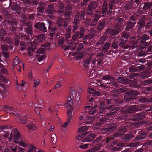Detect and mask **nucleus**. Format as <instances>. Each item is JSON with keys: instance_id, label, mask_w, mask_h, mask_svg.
<instances>
[{"instance_id": "f257e3e1", "label": "nucleus", "mask_w": 152, "mask_h": 152, "mask_svg": "<svg viewBox=\"0 0 152 152\" xmlns=\"http://www.w3.org/2000/svg\"><path fill=\"white\" fill-rule=\"evenodd\" d=\"M108 105L107 108L105 107V104L104 102H101L99 107L97 105L94 106L89 105L86 106L84 108V113L88 115H96L98 113L97 109H99L100 114L98 117L99 118V121L101 122L104 121L107 122L109 120V117L117 115L119 112V109L118 107H113V105L110 104V102L109 99H107Z\"/></svg>"}, {"instance_id": "f03ea898", "label": "nucleus", "mask_w": 152, "mask_h": 152, "mask_svg": "<svg viewBox=\"0 0 152 152\" xmlns=\"http://www.w3.org/2000/svg\"><path fill=\"white\" fill-rule=\"evenodd\" d=\"M8 129V126H3L0 127V131H3L6 133V134L4 135V136L6 137H7L10 134V136L8 138L9 141H11L12 139L13 136L14 137V141L16 143H19V144L25 147L27 145L26 143L23 142V141H19V140L20 138V135L19 132L16 129H14L13 131L10 130V131H6Z\"/></svg>"}, {"instance_id": "7ed1b4c3", "label": "nucleus", "mask_w": 152, "mask_h": 152, "mask_svg": "<svg viewBox=\"0 0 152 152\" xmlns=\"http://www.w3.org/2000/svg\"><path fill=\"white\" fill-rule=\"evenodd\" d=\"M125 41L121 39L119 37H117L113 41L110 48V51L115 53H118L119 47L124 49H127L129 47V45H124Z\"/></svg>"}, {"instance_id": "20e7f679", "label": "nucleus", "mask_w": 152, "mask_h": 152, "mask_svg": "<svg viewBox=\"0 0 152 152\" xmlns=\"http://www.w3.org/2000/svg\"><path fill=\"white\" fill-rule=\"evenodd\" d=\"M150 39L149 36L146 34H143L140 37L138 40L139 45H141L143 44V46L144 48H148L147 51L150 53H152V40L149 42H146V41Z\"/></svg>"}, {"instance_id": "39448f33", "label": "nucleus", "mask_w": 152, "mask_h": 152, "mask_svg": "<svg viewBox=\"0 0 152 152\" xmlns=\"http://www.w3.org/2000/svg\"><path fill=\"white\" fill-rule=\"evenodd\" d=\"M116 20L118 22V24L115 26L113 29L111 28H107L105 31L107 34H110L111 36H115L116 34L122 30L123 26L122 23L123 20V18H119L117 19Z\"/></svg>"}, {"instance_id": "423d86ee", "label": "nucleus", "mask_w": 152, "mask_h": 152, "mask_svg": "<svg viewBox=\"0 0 152 152\" xmlns=\"http://www.w3.org/2000/svg\"><path fill=\"white\" fill-rule=\"evenodd\" d=\"M113 105V107L115 108L117 107H115ZM119 109V113L120 111H121L125 113H132L136 111H137V105H133L131 106L128 105H125L124 107H122L121 109L120 107H118ZM118 113L117 114H118Z\"/></svg>"}, {"instance_id": "0eeeda50", "label": "nucleus", "mask_w": 152, "mask_h": 152, "mask_svg": "<svg viewBox=\"0 0 152 152\" xmlns=\"http://www.w3.org/2000/svg\"><path fill=\"white\" fill-rule=\"evenodd\" d=\"M98 7V4L95 1L91 2L86 9V14L88 15H92L94 14V12Z\"/></svg>"}, {"instance_id": "6e6552de", "label": "nucleus", "mask_w": 152, "mask_h": 152, "mask_svg": "<svg viewBox=\"0 0 152 152\" xmlns=\"http://www.w3.org/2000/svg\"><path fill=\"white\" fill-rule=\"evenodd\" d=\"M49 26L48 29H49L50 33V37L51 38H53L54 37H55L54 39H57L59 35V33L58 32L57 28L56 27H54L52 26V22L50 21H49Z\"/></svg>"}, {"instance_id": "1a4fd4ad", "label": "nucleus", "mask_w": 152, "mask_h": 152, "mask_svg": "<svg viewBox=\"0 0 152 152\" xmlns=\"http://www.w3.org/2000/svg\"><path fill=\"white\" fill-rule=\"evenodd\" d=\"M116 128V125L115 123H111L110 124H107L104 126L101 130L102 133H109L115 130Z\"/></svg>"}, {"instance_id": "9d476101", "label": "nucleus", "mask_w": 152, "mask_h": 152, "mask_svg": "<svg viewBox=\"0 0 152 152\" xmlns=\"http://www.w3.org/2000/svg\"><path fill=\"white\" fill-rule=\"evenodd\" d=\"M140 93L136 90H131L129 92H127L124 96L125 99L127 101H133L135 99L136 97L139 95Z\"/></svg>"}, {"instance_id": "9b49d317", "label": "nucleus", "mask_w": 152, "mask_h": 152, "mask_svg": "<svg viewBox=\"0 0 152 152\" xmlns=\"http://www.w3.org/2000/svg\"><path fill=\"white\" fill-rule=\"evenodd\" d=\"M80 94L76 91H72V94L70 95V96L68 97L67 99V103L65 104H68L70 103L72 104H73V101H72V100L74 99L76 101H79L80 100Z\"/></svg>"}, {"instance_id": "f8f14e48", "label": "nucleus", "mask_w": 152, "mask_h": 152, "mask_svg": "<svg viewBox=\"0 0 152 152\" xmlns=\"http://www.w3.org/2000/svg\"><path fill=\"white\" fill-rule=\"evenodd\" d=\"M31 26V23L29 22L27 25V27L25 30L26 34H28L29 35L23 34L22 35L23 37H24L27 40H30L33 39L32 36V30Z\"/></svg>"}, {"instance_id": "ddd939ff", "label": "nucleus", "mask_w": 152, "mask_h": 152, "mask_svg": "<svg viewBox=\"0 0 152 152\" xmlns=\"http://www.w3.org/2000/svg\"><path fill=\"white\" fill-rule=\"evenodd\" d=\"M31 119L27 117V116H25L23 118L20 119V121L22 122L25 124L27 123V126L29 129L35 130L37 128L36 127L34 124L31 123Z\"/></svg>"}, {"instance_id": "4468645a", "label": "nucleus", "mask_w": 152, "mask_h": 152, "mask_svg": "<svg viewBox=\"0 0 152 152\" xmlns=\"http://www.w3.org/2000/svg\"><path fill=\"white\" fill-rule=\"evenodd\" d=\"M97 56L99 58L97 61L96 58L94 59L92 61V64L94 66H101L103 64V58L105 57V56L103 53H99L97 55Z\"/></svg>"}, {"instance_id": "2eb2a0df", "label": "nucleus", "mask_w": 152, "mask_h": 152, "mask_svg": "<svg viewBox=\"0 0 152 152\" xmlns=\"http://www.w3.org/2000/svg\"><path fill=\"white\" fill-rule=\"evenodd\" d=\"M46 49L45 48H41L39 49L36 55L37 60L39 62L44 60L45 58V52Z\"/></svg>"}, {"instance_id": "dca6fc26", "label": "nucleus", "mask_w": 152, "mask_h": 152, "mask_svg": "<svg viewBox=\"0 0 152 152\" xmlns=\"http://www.w3.org/2000/svg\"><path fill=\"white\" fill-rule=\"evenodd\" d=\"M4 108L5 110H7L6 112L11 115L14 116H16L19 117L20 115L16 111V109L15 108L13 107H10L7 105H5L4 107Z\"/></svg>"}, {"instance_id": "f3484780", "label": "nucleus", "mask_w": 152, "mask_h": 152, "mask_svg": "<svg viewBox=\"0 0 152 152\" xmlns=\"http://www.w3.org/2000/svg\"><path fill=\"white\" fill-rule=\"evenodd\" d=\"M146 112L138 113L135 115L133 117L131 118V120L134 121H139L142 120L145 117V113Z\"/></svg>"}, {"instance_id": "a211bd4d", "label": "nucleus", "mask_w": 152, "mask_h": 152, "mask_svg": "<svg viewBox=\"0 0 152 152\" xmlns=\"http://www.w3.org/2000/svg\"><path fill=\"white\" fill-rule=\"evenodd\" d=\"M64 106L66 107L68 111L67 113V115L68 118H67L68 121H70L71 120V118L72 116V112L73 110V108L72 106V104L70 103L68 104H65Z\"/></svg>"}, {"instance_id": "6ab92c4d", "label": "nucleus", "mask_w": 152, "mask_h": 152, "mask_svg": "<svg viewBox=\"0 0 152 152\" xmlns=\"http://www.w3.org/2000/svg\"><path fill=\"white\" fill-rule=\"evenodd\" d=\"M108 6L107 2L104 1L102 5V9L101 10L102 12V17H104L106 16L108 10Z\"/></svg>"}, {"instance_id": "aec40b11", "label": "nucleus", "mask_w": 152, "mask_h": 152, "mask_svg": "<svg viewBox=\"0 0 152 152\" xmlns=\"http://www.w3.org/2000/svg\"><path fill=\"white\" fill-rule=\"evenodd\" d=\"M106 24V19L104 18L99 20L97 28V31L101 32L104 28Z\"/></svg>"}, {"instance_id": "412c9836", "label": "nucleus", "mask_w": 152, "mask_h": 152, "mask_svg": "<svg viewBox=\"0 0 152 152\" xmlns=\"http://www.w3.org/2000/svg\"><path fill=\"white\" fill-rule=\"evenodd\" d=\"M10 8L12 10L15 11L19 14L20 12L21 7L15 2L12 3L11 1H10Z\"/></svg>"}, {"instance_id": "4be33fe9", "label": "nucleus", "mask_w": 152, "mask_h": 152, "mask_svg": "<svg viewBox=\"0 0 152 152\" xmlns=\"http://www.w3.org/2000/svg\"><path fill=\"white\" fill-rule=\"evenodd\" d=\"M86 136L85 138L82 140L83 142H91L96 137L95 134L92 133H90L87 135L86 134Z\"/></svg>"}, {"instance_id": "5701e85b", "label": "nucleus", "mask_w": 152, "mask_h": 152, "mask_svg": "<svg viewBox=\"0 0 152 152\" xmlns=\"http://www.w3.org/2000/svg\"><path fill=\"white\" fill-rule=\"evenodd\" d=\"M126 131V128L125 126H123L114 134L115 137H119L122 136L124 133Z\"/></svg>"}, {"instance_id": "b1692460", "label": "nucleus", "mask_w": 152, "mask_h": 152, "mask_svg": "<svg viewBox=\"0 0 152 152\" xmlns=\"http://www.w3.org/2000/svg\"><path fill=\"white\" fill-rule=\"evenodd\" d=\"M72 11V7L70 5H67L65 8L64 11V15L66 18L70 17Z\"/></svg>"}, {"instance_id": "393cba45", "label": "nucleus", "mask_w": 152, "mask_h": 152, "mask_svg": "<svg viewBox=\"0 0 152 152\" xmlns=\"http://www.w3.org/2000/svg\"><path fill=\"white\" fill-rule=\"evenodd\" d=\"M45 4L44 2H40L38 4V7L37 8V12L39 13L43 14L45 11Z\"/></svg>"}, {"instance_id": "a878e982", "label": "nucleus", "mask_w": 152, "mask_h": 152, "mask_svg": "<svg viewBox=\"0 0 152 152\" xmlns=\"http://www.w3.org/2000/svg\"><path fill=\"white\" fill-rule=\"evenodd\" d=\"M35 26L37 29L44 32H47V28L45 27V24L44 23L40 22L36 23Z\"/></svg>"}, {"instance_id": "bb28decb", "label": "nucleus", "mask_w": 152, "mask_h": 152, "mask_svg": "<svg viewBox=\"0 0 152 152\" xmlns=\"http://www.w3.org/2000/svg\"><path fill=\"white\" fill-rule=\"evenodd\" d=\"M83 116L81 115L79 117V118L80 120H85V119H88V120H91L90 121H87L86 122V124H91L92 122L91 121L95 119L94 116L92 117L91 116H89L87 114L85 115L84 113V112L83 113Z\"/></svg>"}, {"instance_id": "cd10ccee", "label": "nucleus", "mask_w": 152, "mask_h": 152, "mask_svg": "<svg viewBox=\"0 0 152 152\" xmlns=\"http://www.w3.org/2000/svg\"><path fill=\"white\" fill-rule=\"evenodd\" d=\"M28 52L29 55L31 56L32 53L34 52L36 48V44L34 45L31 42H29L28 43Z\"/></svg>"}, {"instance_id": "c85d7f7f", "label": "nucleus", "mask_w": 152, "mask_h": 152, "mask_svg": "<svg viewBox=\"0 0 152 152\" xmlns=\"http://www.w3.org/2000/svg\"><path fill=\"white\" fill-rule=\"evenodd\" d=\"M1 47L2 50V53L5 58H9V53L8 51V47L5 44L1 45Z\"/></svg>"}, {"instance_id": "c756f323", "label": "nucleus", "mask_w": 152, "mask_h": 152, "mask_svg": "<svg viewBox=\"0 0 152 152\" xmlns=\"http://www.w3.org/2000/svg\"><path fill=\"white\" fill-rule=\"evenodd\" d=\"M73 34L72 35L71 40L72 41H75L77 39H80L83 38V34H80V32L77 31L75 33H73Z\"/></svg>"}, {"instance_id": "7c9ffc66", "label": "nucleus", "mask_w": 152, "mask_h": 152, "mask_svg": "<svg viewBox=\"0 0 152 152\" xmlns=\"http://www.w3.org/2000/svg\"><path fill=\"white\" fill-rule=\"evenodd\" d=\"M105 140V138L104 137L102 136H99L93 141L92 144L95 145L96 143H98L100 142L102 143H103Z\"/></svg>"}, {"instance_id": "2f4dec72", "label": "nucleus", "mask_w": 152, "mask_h": 152, "mask_svg": "<svg viewBox=\"0 0 152 152\" xmlns=\"http://www.w3.org/2000/svg\"><path fill=\"white\" fill-rule=\"evenodd\" d=\"M145 67H130L129 71L131 72H139L144 69Z\"/></svg>"}, {"instance_id": "473e14b6", "label": "nucleus", "mask_w": 152, "mask_h": 152, "mask_svg": "<svg viewBox=\"0 0 152 152\" xmlns=\"http://www.w3.org/2000/svg\"><path fill=\"white\" fill-rule=\"evenodd\" d=\"M88 91L90 94H93L94 95L99 96L101 95V94L99 92L95 90L92 88H88Z\"/></svg>"}, {"instance_id": "72a5a7b5", "label": "nucleus", "mask_w": 152, "mask_h": 152, "mask_svg": "<svg viewBox=\"0 0 152 152\" xmlns=\"http://www.w3.org/2000/svg\"><path fill=\"white\" fill-rule=\"evenodd\" d=\"M124 144L123 143L120 142L117 144L116 146L113 148L112 151H120L122 149V147H123Z\"/></svg>"}, {"instance_id": "f704fd0d", "label": "nucleus", "mask_w": 152, "mask_h": 152, "mask_svg": "<svg viewBox=\"0 0 152 152\" xmlns=\"http://www.w3.org/2000/svg\"><path fill=\"white\" fill-rule=\"evenodd\" d=\"M145 17H142L140 19H139V20L138 24H139V26H138V27L139 28V30H140V29L145 24Z\"/></svg>"}, {"instance_id": "c9c22d12", "label": "nucleus", "mask_w": 152, "mask_h": 152, "mask_svg": "<svg viewBox=\"0 0 152 152\" xmlns=\"http://www.w3.org/2000/svg\"><path fill=\"white\" fill-rule=\"evenodd\" d=\"M13 63L15 66L18 65L20 66L21 65L22 66H24V64L21 61H20L17 56H16L14 59L13 61Z\"/></svg>"}, {"instance_id": "e433bc0d", "label": "nucleus", "mask_w": 152, "mask_h": 152, "mask_svg": "<svg viewBox=\"0 0 152 152\" xmlns=\"http://www.w3.org/2000/svg\"><path fill=\"white\" fill-rule=\"evenodd\" d=\"M136 23V22H132L130 21H128L126 28V30L127 31L129 30L130 29L134 26Z\"/></svg>"}, {"instance_id": "4c0bfd02", "label": "nucleus", "mask_w": 152, "mask_h": 152, "mask_svg": "<svg viewBox=\"0 0 152 152\" xmlns=\"http://www.w3.org/2000/svg\"><path fill=\"white\" fill-rule=\"evenodd\" d=\"M125 10L130 11L133 8V3L131 1L130 2L126 4L124 7Z\"/></svg>"}, {"instance_id": "58836bf2", "label": "nucleus", "mask_w": 152, "mask_h": 152, "mask_svg": "<svg viewBox=\"0 0 152 152\" xmlns=\"http://www.w3.org/2000/svg\"><path fill=\"white\" fill-rule=\"evenodd\" d=\"M45 39L44 35L42 34L37 36L35 39H34V41H35L38 43L44 40Z\"/></svg>"}, {"instance_id": "ea45409f", "label": "nucleus", "mask_w": 152, "mask_h": 152, "mask_svg": "<svg viewBox=\"0 0 152 152\" xmlns=\"http://www.w3.org/2000/svg\"><path fill=\"white\" fill-rule=\"evenodd\" d=\"M134 137L132 133H129L126 134L123 137V138L126 141L129 140Z\"/></svg>"}, {"instance_id": "a19ab883", "label": "nucleus", "mask_w": 152, "mask_h": 152, "mask_svg": "<svg viewBox=\"0 0 152 152\" xmlns=\"http://www.w3.org/2000/svg\"><path fill=\"white\" fill-rule=\"evenodd\" d=\"M110 42H106L102 47L103 51L104 52H107L108 51L109 47L110 46Z\"/></svg>"}, {"instance_id": "79ce46f5", "label": "nucleus", "mask_w": 152, "mask_h": 152, "mask_svg": "<svg viewBox=\"0 0 152 152\" xmlns=\"http://www.w3.org/2000/svg\"><path fill=\"white\" fill-rule=\"evenodd\" d=\"M66 38V42L67 44H70L71 43L72 40L71 38V33H66L65 35Z\"/></svg>"}, {"instance_id": "37998d69", "label": "nucleus", "mask_w": 152, "mask_h": 152, "mask_svg": "<svg viewBox=\"0 0 152 152\" xmlns=\"http://www.w3.org/2000/svg\"><path fill=\"white\" fill-rule=\"evenodd\" d=\"M47 12L49 15H52L54 12L53 6L51 5H48Z\"/></svg>"}, {"instance_id": "c03bdc74", "label": "nucleus", "mask_w": 152, "mask_h": 152, "mask_svg": "<svg viewBox=\"0 0 152 152\" xmlns=\"http://www.w3.org/2000/svg\"><path fill=\"white\" fill-rule=\"evenodd\" d=\"M6 34V31L3 29H0V41L4 40V37Z\"/></svg>"}, {"instance_id": "a18cd8bd", "label": "nucleus", "mask_w": 152, "mask_h": 152, "mask_svg": "<svg viewBox=\"0 0 152 152\" xmlns=\"http://www.w3.org/2000/svg\"><path fill=\"white\" fill-rule=\"evenodd\" d=\"M78 13L79 15L80 18L82 20L85 19V14H86V13L84 10L83 9L81 11H80Z\"/></svg>"}, {"instance_id": "49530a36", "label": "nucleus", "mask_w": 152, "mask_h": 152, "mask_svg": "<svg viewBox=\"0 0 152 152\" xmlns=\"http://www.w3.org/2000/svg\"><path fill=\"white\" fill-rule=\"evenodd\" d=\"M142 85H144V86L145 85H148L152 83V80L151 79H148L142 81L141 82Z\"/></svg>"}, {"instance_id": "de8ad7c7", "label": "nucleus", "mask_w": 152, "mask_h": 152, "mask_svg": "<svg viewBox=\"0 0 152 152\" xmlns=\"http://www.w3.org/2000/svg\"><path fill=\"white\" fill-rule=\"evenodd\" d=\"M63 21L62 18L59 17L57 19L56 23L59 27L61 28L63 26Z\"/></svg>"}, {"instance_id": "09e8293b", "label": "nucleus", "mask_w": 152, "mask_h": 152, "mask_svg": "<svg viewBox=\"0 0 152 152\" xmlns=\"http://www.w3.org/2000/svg\"><path fill=\"white\" fill-rule=\"evenodd\" d=\"M151 73V72L149 70L144 71L141 75V77L144 78L148 77L149 75Z\"/></svg>"}, {"instance_id": "8fccbe9b", "label": "nucleus", "mask_w": 152, "mask_h": 152, "mask_svg": "<svg viewBox=\"0 0 152 152\" xmlns=\"http://www.w3.org/2000/svg\"><path fill=\"white\" fill-rule=\"evenodd\" d=\"M146 135V133H141L139 135L137 136L135 139L136 140H138L144 139Z\"/></svg>"}, {"instance_id": "3c124183", "label": "nucleus", "mask_w": 152, "mask_h": 152, "mask_svg": "<svg viewBox=\"0 0 152 152\" xmlns=\"http://www.w3.org/2000/svg\"><path fill=\"white\" fill-rule=\"evenodd\" d=\"M152 6V4L148 2H146L145 3L143 8V10H146L149 9Z\"/></svg>"}, {"instance_id": "603ef678", "label": "nucleus", "mask_w": 152, "mask_h": 152, "mask_svg": "<svg viewBox=\"0 0 152 152\" xmlns=\"http://www.w3.org/2000/svg\"><path fill=\"white\" fill-rule=\"evenodd\" d=\"M86 135V132L83 133L82 134H80L79 135L77 136V137L76 140L77 141H79L81 140L82 142H83V140H82L83 139H82V138L85 137ZM77 141H76L77 142Z\"/></svg>"}, {"instance_id": "864d4df0", "label": "nucleus", "mask_w": 152, "mask_h": 152, "mask_svg": "<svg viewBox=\"0 0 152 152\" xmlns=\"http://www.w3.org/2000/svg\"><path fill=\"white\" fill-rule=\"evenodd\" d=\"M58 40V42L59 45H62L65 41V39L64 37H60L59 35L58 38L56 40ZM56 40V39H55Z\"/></svg>"}, {"instance_id": "5fc2aeb1", "label": "nucleus", "mask_w": 152, "mask_h": 152, "mask_svg": "<svg viewBox=\"0 0 152 152\" xmlns=\"http://www.w3.org/2000/svg\"><path fill=\"white\" fill-rule=\"evenodd\" d=\"M122 38L123 39L121 38V39L123 40L124 41H125V42L124 43V45H128L126 44V42L128 39L129 38L128 35H127L126 33H124L123 34Z\"/></svg>"}, {"instance_id": "6e6d98bb", "label": "nucleus", "mask_w": 152, "mask_h": 152, "mask_svg": "<svg viewBox=\"0 0 152 152\" xmlns=\"http://www.w3.org/2000/svg\"><path fill=\"white\" fill-rule=\"evenodd\" d=\"M115 4H116V0H110L108 4L110 9L111 10L112 8H113L114 5Z\"/></svg>"}, {"instance_id": "4d7b16f0", "label": "nucleus", "mask_w": 152, "mask_h": 152, "mask_svg": "<svg viewBox=\"0 0 152 152\" xmlns=\"http://www.w3.org/2000/svg\"><path fill=\"white\" fill-rule=\"evenodd\" d=\"M84 48V46L83 44L81 43H80L78 44V47L77 48V50L76 52H75L74 53L73 55H75L77 53H78L79 51L82 50V49Z\"/></svg>"}, {"instance_id": "13d9d810", "label": "nucleus", "mask_w": 152, "mask_h": 152, "mask_svg": "<svg viewBox=\"0 0 152 152\" xmlns=\"http://www.w3.org/2000/svg\"><path fill=\"white\" fill-rule=\"evenodd\" d=\"M118 82L121 83H128L126 80L123 79L122 77H118V78L116 79Z\"/></svg>"}, {"instance_id": "bf43d9fd", "label": "nucleus", "mask_w": 152, "mask_h": 152, "mask_svg": "<svg viewBox=\"0 0 152 152\" xmlns=\"http://www.w3.org/2000/svg\"><path fill=\"white\" fill-rule=\"evenodd\" d=\"M3 12L4 15L5 16V20H9V17L10 16L8 12L5 10H4L3 11Z\"/></svg>"}, {"instance_id": "052dcab7", "label": "nucleus", "mask_w": 152, "mask_h": 152, "mask_svg": "<svg viewBox=\"0 0 152 152\" xmlns=\"http://www.w3.org/2000/svg\"><path fill=\"white\" fill-rule=\"evenodd\" d=\"M88 129V127L87 126H82L79 128L78 132H79L81 133L83 132L86 131Z\"/></svg>"}, {"instance_id": "680f3d73", "label": "nucleus", "mask_w": 152, "mask_h": 152, "mask_svg": "<svg viewBox=\"0 0 152 152\" xmlns=\"http://www.w3.org/2000/svg\"><path fill=\"white\" fill-rule=\"evenodd\" d=\"M25 19L28 20H33L34 18V15L33 14H28L25 16Z\"/></svg>"}, {"instance_id": "e2e57ef3", "label": "nucleus", "mask_w": 152, "mask_h": 152, "mask_svg": "<svg viewBox=\"0 0 152 152\" xmlns=\"http://www.w3.org/2000/svg\"><path fill=\"white\" fill-rule=\"evenodd\" d=\"M92 145L94 146V147L96 151L99 150L101 149V145L100 143H96L95 145H93L92 143Z\"/></svg>"}, {"instance_id": "0e129e2a", "label": "nucleus", "mask_w": 152, "mask_h": 152, "mask_svg": "<svg viewBox=\"0 0 152 152\" xmlns=\"http://www.w3.org/2000/svg\"><path fill=\"white\" fill-rule=\"evenodd\" d=\"M140 143L137 141L135 142L132 143L129 145V146L132 148L134 147L139 145Z\"/></svg>"}, {"instance_id": "69168bd1", "label": "nucleus", "mask_w": 152, "mask_h": 152, "mask_svg": "<svg viewBox=\"0 0 152 152\" xmlns=\"http://www.w3.org/2000/svg\"><path fill=\"white\" fill-rule=\"evenodd\" d=\"M83 1L81 2L80 6L81 7L86 6L88 3L91 0H82Z\"/></svg>"}, {"instance_id": "338daca9", "label": "nucleus", "mask_w": 152, "mask_h": 152, "mask_svg": "<svg viewBox=\"0 0 152 152\" xmlns=\"http://www.w3.org/2000/svg\"><path fill=\"white\" fill-rule=\"evenodd\" d=\"M121 120H124L126 121L131 120V119H130L129 118V116L126 114L122 115L121 117Z\"/></svg>"}, {"instance_id": "774afa93", "label": "nucleus", "mask_w": 152, "mask_h": 152, "mask_svg": "<svg viewBox=\"0 0 152 152\" xmlns=\"http://www.w3.org/2000/svg\"><path fill=\"white\" fill-rule=\"evenodd\" d=\"M29 150L28 151V152H33L35 151L36 148L32 145H30L29 146Z\"/></svg>"}]
</instances>
